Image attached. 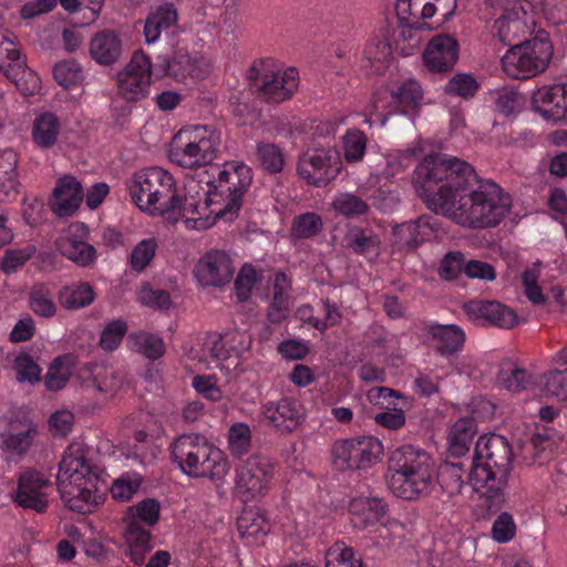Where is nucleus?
I'll use <instances>...</instances> for the list:
<instances>
[{
    "mask_svg": "<svg viewBox=\"0 0 567 567\" xmlns=\"http://www.w3.org/2000/svg\"><path fill=\"white\" fill-rule=\"evenodd\" d=\"M413 184L435 215L472 229L498 226L512 208L511 195L497 183L481 178L467 162L444 154L426 156L414 171Z\"/></svg>",
    "mask_w": 567,
    "mask_h": 567,
    "instance_id": "nucleus-1",
    "label": "nucleus"
},
{
    "mask_svg": "<svg viewBox=\"0 0 567 567\" xmlns=\"http://www.w3.org/2000/svg\"><path fill=\"white\" fill-rule=\"evenodd\" d=\"M95 452L83 442H72L65 449L56 475L58 489L65 505L80 514L91 513L104 499L101 470L94 462Z\"/></svg>",
    "mask_w": 567,
    "mask_h": 567,
    "instance_id": "nucleus-2",
    "label": "nucleus"
},
{
    "mask_svg": "<svg viewBox=\"0 0 567 567\" xmlns=\"http://www.w3.org/2000/svg\"><path fill=\"white\" fill-rule=\"evenodd\" d=\"M512 461L513 451L506 437L498 434L480 436L467 482L474 492L486 498L489 508L504 502Z\"/></svg>",
    "mask_w": 567,
    "mask_h": 567,
    "instance_id": "nucleus-3",
    "label": "nucleus"
},
{
    "mask_svg": "<svg viewBox=\"0 0 567 567\" xmlns=\"http://www.w3.org/2000/svg\"><path fill=\"white\" fill-rule=\"evenodd\" d=\"M131 202L152 216L166 213L198 214L200 200L183 198L174 176L166 169L152 166L135 172L126 182Z\"/></svg>",
    "mask_w": 567,
    "mask_h": 567,
    "instance_id": "nucleus-4",
    "label": "nucleus"
},
{
    "mask_svg": "<svg viewBox=\"0 0 567 567\" xmlns=\"http://www.w3.org/2000/svg\"><path fill=\"white\" fill-rule=\"evenodd\" d=\"M389 487L398 497L415 501L435 488V463L431 455L414 445L396 449L389 464Z\"/></svg>",
    "mask_w": 567,
    "mask_h": 567,
    "instance_id": "nucleus-5",
    "label": "nucleus"
},
{
    "mask_svg": "<svg viewBox=\"0 0 567 567\" xmlns=\"http://www.w3.org/2000/svg\"><path fill=\"white\" fill-rule=\"evenodd\" d=\"M172 462L194 478L220 480L229 471L224 452L197 433L182 434L169 445Z\"/></svg>",
    "mask_w": 567,
    "mask_h": 567,
    "instance_id": "nucleus-6",
    "label": "nucleus"
},
{
    "mask_svg": "<svg viewBox=\"0 0 567 567\" xmlns=\"http://www.w3.org/2000/svg\"><path fill=\"white\" fill-rule=\"evenodd\" d=\"M220 132L212 125H186L172 138L168 158L186 169L204 167L217 158Z\"/></svg>",
    "mask_w": 567,
    "mask_h": 567,
    "instance_id": "nucleus-7",
    "label": "nucleus"
},
{
    "mask_svg": "<svg viewBox=\"0 0 567 567\" xmlns=\"http://www.w3.org/2000/svg\"><path fill=\"white\" fill-rule=\"evenodd\" d=\"M252 182V171L245 163H227L215 182L208 184L204 205L216 216L233 219L243 204V197Z\"/></svg>",
    "mask_w": 567,
    "mask_h": 567,
    "instance_id": "nucleus-8",
    "label": "nucleus"
},
{
    "mask_svg": "<svg viewBox=\"0 0 567 567\" xmlns=\"http://www.w3.org/2000/svg\"><path fill=\"white\" fill-rule=\"evenodd\" d=\"M423 90L416 80L408 79L396 89L378 91L365 110L364 123L385 126L392 114L412 115L420 107Z\"/></svg>",
    "mask_w": 567,
    "mask_h": 567,
    "instance_id": "nucleus-9",
    "label": "nucleus"
},
{
    "mask_svg": "<svg viewBox=\"0 0 567 567\" xmlns=\"http://www.w3.org/2000/svg\"><path fill=\"white\" fill-rule=\"evenodd\" d=\"M247 79L260 97L270 103H280L290 99L297 90L299 72L296 68L280 72L272 59H260L251 64Z\"/></svg>",
    "mask_w": 567,
    "mask_h": 567,
    "instance_id": "nucleus-10",
    "label": "nucleus"
},
{
    "mask_svg": "<svg viewBox=\"0 0 567 567\" xmlns=\"http://www.w3.org/2000/svg\"><path fill=\"white\" fill-rule=\"evenodd\" d=\"M382 454L381 441L372 435L339 440L331 449L333 466L339 471L369 468L381 460Z\"/></svg>",
    "mask_w": 567,
    "mask_h": 567,
    "instance_id": "nucleus-11",
    "label": "nucleus"
},
{
    "mask_svg": "<svg viewBox=\"0 0 567 567\" xmlns=\"http://www.w3.org/2000/svg\"><path fill=\"white\" fill-rule=\"evenodd\" d=\"M349 516L355 529L373 530L378 528L385 546L392 543L391 529L399 526L396 520L389 518L388 505L380 497H353L349 504Z\"/></svg>",
    "mask_w": 567,
    "mask_h": 567,
    "instance_id": "nucleus-12",
    "label": "nucleus"
},
{
    "mask_svg": "<svg viewBox=\"0 0 567 567\" xmlns=\"http://www.w3.org/2000/svg\"><path fill=\"white\" fill-rule=\"evenodd\" d=\"M340 154L332 147L308 148L299 156L297 174L308 185L324 187L341 171Z\"/></svg>",
    "mask_w": 567,
    "mask_h": 567,
    "instance_id": "nucleus-13",
    "label": "nucleus"
},
{
    "mask_svg": "<svg viewBox=\"0 0 567 567\" xmlns=\"http://www.w3.org/2000/svg\"><path fill=\"white\" fill-rule=\"evenodd\" d=\"M260 413L266 426L281 436L296 432L307 419L303 402L295 395L261 402Z\"/></svg>",
    "mask_w": 567,
    "mask_h": 567,
    "instance_id": "nucleus-14",
    "label": "nucleus"
},
{
    "mask_svg": "<svg viewBox=\"0 0 567 567\" xmlns=\"http://www.w3.org/2000/svg\"><path fill=\"white\" fill-rule=\"evenodd\" d=\"M155 72L151 58L143 51H136L126 66L117 73L118 94L128 102H136L148 96L152 75Z\"/></svg>",
    "mask_w": 567,
    "mask_h": 567,
    "instance_id": "nucleus-15",
    "label": "nucleus"
},
{
    "mask_svg": "<svg viewBox=\"0 0 567 567\" xmlns=\"http://www.w3.org/2000/svg\"><path fill=\"white\" fill-rule=\"evenodd\" d=\"M51 489L52 483L45 472L28 467L18 474L17 487L11 492V499L24 509L44 513L49 507Z\"/></svg>",
    "mask_w": 567,
    "mask_h": 567,
    "instance_id": "nucleus-16",
    "label": "nucleus"
},
{
    "mask_svg": "<svg viewBox=\"0 0 567 567\" xmlns=\"http://www.w3.org/2000/svg\"><path fill=\"white\" fill-rule=\"evenodd\" d=\"M503 6V14L494 22L493 30L503 44L516 45L529 32L528 13L532 3L525 0H495Z\"/></svg>",
    "mask_w": 567,
    "mask_h": 567,
    "instance_id": "nucleus-17",
    "label": "nucleus"
},
{
    "mask_svg": "<svg viewBox=\"0 0 567 567\" xmlns=\"http://www.w3.org/2000/svg\"><path fill=\"white\" fill-rule=\"evenodd\" d=\"M274 475L272 465L260 456L249 457L238 470L236 478L237 493L249 501L264 494Z\"/></svg>",
    "mask_w": 567,
    "mask_h": 567,
    "instance_id": "nucleus-18",
    "label": "nucleus"
},
{
    "mask_svg": "<svg viewBox=\"0 0 567 567\" xmlns=\"http://www.w3.org/2000/svg\"><path fill=\"white\" fill-rule=\"evenodd\" d=\"M458 42L450 34L434 35L426 44L422 59L430 74H446L458 60Z\"/></svg>",
    "mask_w": 567,
    "mask_h": 567,
    "instance_id": "nucleus-19",
    "label": "nucleus"
},
{
    "mask_svg": "<svg viewBox=\"0 0 567 567\" xmlns=\"http://www.w3.org/2000/svg\"><path fill=\"white\" fill-rule=\"evenodd\" d=\"M87 238L89 228L85 224H72L66 235L56 239V250L78 266L86 267L96 259V249L87 243Z\"/></svg>",
    "mask_w": 567,
    "mask_h": 567,
    "instance_id": "nucleus-20",
    "label": "nucleus"
},
{
    "mask_svg": "<svg viewBox=\"0 0 567 567\" xmlns=\"http://www.w3.org/2000/svg\"><path fill=\"white\" fill-rule=\"evenodd\" d=\"M463 309L476 324L511 329L517 323V315L499 301L473 299Z\"/></svg>",
    "mask_w": 567,
    "mask_h": 567,
    "instance_id": "nucleus-21",
    "label": "nucleus"
},
{
    "mask_svg": "<svg viewBox=\"0 0 567 567\" xmlns=\"http://www.w3.org/2000/svg\"><path fill=\"white\" fill-rule=\"evenodd\" d=\"M533 103L543 117L555 122L567 118V75L556 83L539 89Z\"/></svg>",
    "mask_w": 567,
    "mask_h": 567,
    "instance_id": "nucleus-22",
    "label": "nucleus"
},
{
    "mask_svg": "<svg viewBox=\"0 0 567 567\" xmlns=\"http://www.w3.org/2000/svg\"><path fill=\"white\" fill-rule=\"evenodd\" d=\"M84 198L81 183L73 176L65 175L58 179L50 198V207L58 217H70L80 207Z\"/></svg>",
    "mask_w": 567,
    "mask_h": 567,
    "instance_id": "nucleus-23",
    "label": "nucleus"
},
{
    "mask_svg": "<svg viewBox=\"0 0 567 567\" xmlns=\"http://www.w3.org/2000/svg\"><path fill=\"white\" fill-rule=\"evenodd\" d=\"M233 274L229 256L219 250L207 252L195 267V276L206 286H223L230 281Z\"/></svg>",
    "mask_w": 567,
    "mask_h": 567,
    "instance_id": "nucleus-24",
    "label": "nucleus"
},
{
    "mask_svg": "<svg viewBox=\"0 0 567 567\" xmlns=\"http://www.w3.org/2000/svg\"><path fill=\"white\" fill-rule=\"evenodd\" d=\"M427 342L443 357L462 350L465 342L463 329L456 324L431 322L424 328Z\"/></svg>",
    "mask_w": 567,
    "mask_h": 567,
    "instance_id": "nucleus-25",
    "label": "nucleus"
},
{
    "mask_svg": "<svg viewBox=\"0 0 567 567\" xmlns=\"http://www.w3.org/2000/svg\"><path fill=\"white\" fill-rule=\"evenodd\" d=\"M343 248L369 259H374L380 254V236L369 226L347 225L342 237Z\"/></svg>",
    "mask_w": 567,
    "mask_h": 567,
    "instance_id": "nucleus-26",
    "label": "nucleus"
},
{
    "mask_svg": "<svg viewBox=\"0 0 567 567\" xmlns=\"http://www.w3.org/2000/svg\"><path fill=\"white\" fill-rule=\"evenodd\" d=\"M230 349L226 347L223 337L216 332H207L199 337L188 352L190 360L209 365L230 357Z\"/></svg>",
    "mask_w": 567,
    "mask_h": 567,
    "instance_id": "nucleus-27",
    "label": "nucleus"
},
{
    "mask_svg": "<svg viewBox=\"0 0 567 567\" xmlns=\"http://www.w3.org/2000/svg\"><path fill=\"white\" fill-rule=\"evenodd\" d=\"M123 52V41L117 32L102 30L90 42V54L101 65H112L118 61Z\"/></svg>",
    "mask_w": 567,
    "mask_h": 567,
    "instance_id": "nucleus-28",
    "label": "nucleus"
},
{
    "mask_svg": "<svg viewBox=\"0 0 567 567\" xmlns=\"http://www.w3.org/2000/svg\"><path fill=\"white\" fill-rule=\"evenodd\" d=\"M476 424L472 417H461L451 427L447 439V457L457 460L470 452Z\"/></svg>",
    "mask_w": 567,
    "mask_h": 567,
    "instance_id": "nucleus-29",
    "label": "nucleus"
},
{
    "mask_svg": "<svg viewBox=\"0 0 567 567\" xmlns=\"http://www.w3.org/2000/svg\"><path fill=\"white\" fill-rule=\"evenodd\" d=\"M177 9L174 3L165 2L151 11L144 23V37L146 43H155L163 31L177 23Z\"/></svg>",
    "mask_w": 567,
    "mask_h": 567,
    "instance_id": "nucleus-30",
    "label": "nucleus"
},
{
    "mask_svg": "<svg viewBox=\"0 0 567 567\" xmlns=\"http://www.w3.org/2000/svg\"><path fill=\"white\" fill-rule=\"evenodd\" d=\"M534 60L522 43L512 45L502 58L503 71L513 79H529L542 73L535 70Z\"/></svg>",
    "mask_w": 567,
    "mask_h": 567,
    "instance_id": "nucleus-31",
    "label": "nucleus"
},
{
    "mask_svg": "<svg viewBox=\"0 0 567 567\" xmlns=\"http://www.w3.org/2000/svg\"><path fill=\"white\" fill-rule=\"evenodd\" d=\"M78 378L82 388L101 393L113 392L120 386V380L112 370L92 363L81 368Z\"/></svg>",
    "mask_w": 567,
    "mask_h": 567,
    "instance_id": "nucleus-32",
    "label": "nucleus"
},
{
    "mask_svg": "<svg viewBox=\"0 0 567 567\" xmlns=\"http://www.w3.org/2000/svg\"><path fill=\"white\" fill-rule=\"evenodd\" d=\"M439 229V219L435 215H422L401 226L400 233L409 248H416L422 243L435 236Z\"/></svg>",
    "mask_w": 567,
    "mask_h": 567,
    "instance_id": "nucleus-33",
    "label": "nucleus"
},
{
    "mask_svg": "<svg viewBox=\"0 0 567 567\" xmlns=\"http://www.w3.org/2000/svg\"><path fill=\"white\" fill-rule=\"evenodd\" d=\"M452 458L446 456V460L439 467L435 466V485L439 484L447 497L461 493L465 483L463 478L466 472L464 464Z\"/></svg>",
    "mask_w": 567,
    "mask_h": 567,
    "instance_id": "nucleus-34",
    "label": "nucleus"
},
{
    "mask_svg": "<svg viewBox=\"0 0 567 567\" xmlns=\"http://www.w3.org/2000/svg\"><path fill=\"white\" fill-rule=\"evenodd\" d=\"M37 433V426L32 422H12L8 431L2 434L3 445L11 454L22 455L32 445Z\"/></svg>",
    "mask_w": 567,
    "mask_h": 567,
    "instance_id": "nucleus-35",
    "label": "nucleus"
},
{
    "mask_svg": "<svg viewBox=\"0 0 567 567\" xmlns=\"http://www.w3.org/2000/svg\"><path fill=\"white\" fill-rule=\"evenodd\" d=\"M392 59V48L384 33L373 35L363 50L364 68L373 73H383Z\"/></svg>",
    "mask_w": 567,
    "mask_h": 567,
    "instance_id": "nucleus-36",
    "label": "nucleus"
},
{
    "mask_svg": "<svg viewBox=\"0 0 567 567\" xmlns=\"http://www.w3.org/2000/svg\"><path fill=\"white\" fill-rule=\"evenodd\" d=\"M61 131L59 118L50 112H45L35 117L32 126V140L34 144L42 148H51L55 145Z\"/></svg>",
    "mask_w": 567,
    "mask_h": 567,
    "instance_id": "nucleus-37",
    "label": "nucleus"
},
{
    "mask_svg": "<svg viewBox=\"0 0 567 567\" xmlns=\"http://www.w3.org/2000/svg\"><path fill=\"white\" fill-rule=\"evenodd\" d=\"M58 298L64 309L78 310L90 306L95 299V292L89 282L78 281L62 287Z\"/></svg>",
    "mask_w": 567,
    "mask_h": 567,
    "instance_id": "nucleus-38",
    "label": "nucleus"
},
{
    "mask_svg": "<svg viewBox=\"0 0 567 567\" xmlns=\"http://www.w3.org/2000/svg\"><path fill=\"white\" fill-rule=\"evenodd\" d=\"M125 535L128 545L127 555L131 561L136 566L143 565L153 547L151 532L133 523L130 527H126Z\"/></svg>",
    "mask_w": 567,
    "mask_h": 567,
    "instance_id": "nucleus-39",
    "label": "nucleus"
},
{
    "mask_svg": "<svg viewBox=\"0 0 567 567\" xmlns=\"http://www.w3.org/2000/svg\"><path fill=\"white\" fill-rule=\"evenodd\" d=\"M127 343L131 350L152 361L162 358L166 350L165 343L159 336L146 331L130 333Z\"/></svg>",
    "mask_w": 567,
    "mask_h": 567,
    "instance_id": "nucleus-40",
    "label": "nucleus"
},
{
    "mask_svg": "<svg viewBox=\"0 0 567 567\" xmlns=\"http://www.w3.org/2000/svg\"><path fill=\"white\" fill-rule=\"evenodd\" d=\"M161 504L155 498H145L127 508L126 527L135 523L138 527L154 526L159 519Z\"/></svg>",
    "mask_w": 567,
    "mask_h": 567,
    "instance_id": "nucleus-41",
    "label": "nucleus"
},
{
    "mask_svg": "<svg viewBox=\"0 0 567 567\" xmlns=\"http://www.w3.org/2000/svg\"><path fill=\"white\" fill-rule=\"evenodd\" d=\"M522 45L532 55L535 70L545 71L554 52L548 33L544 30H538L532 39L522 42Z\"/></svg>",
    "mask_w": 567,
    "mask_h": 567,
    "instance_id": "nucleus-42",
    "label": "nucleus"
},
{
    "mask_svg": "<svg viewBox=\"0 0 567 567\" xmlns=\"http://www.w3.org/2000/svg\"><path fill=\"white\" fill-rule=\"evenodd\" d=\"M237 529L241 537L259 542L268 534L269 525L260 512L246 509L237 519Z\"/></svg>",
    "mask_w": 567,
    "mask_h": 567,
    "instance_id": "nucleus-43",
    "label": "nucleus"
},
{
    "mask_svg": "<svg viewBox=\"0 0 567 567\" xmlns=\"http://www.w3.org/2000/svg\"><path fill=\"white\" fill-rule=\"evenodd\" d=\"M323 229L322 218L315 212H307L293 217L290 228V237L293 240L311 239Z\"/></svg>",
    "mask_w": 567,
    "mask_h": 567,
    "instance_id": "nucleus-44",
    "label": "nucleus"
},
{
    "mask_svg": "<svg viewBox=\"0 0 567 567\" xmlns=\"http://www.w3.org/2000/svg\"><path fill=\"white\" fill-rule=\"evenodd\" d=\"M193 71L190 56L186 53L176 54L173 59L159 58V61L155 64L156 78L168 75L176 80H184L192 75Z\"/></svg>",
    "mask_w": 567,
    "mask_h": 567,
    "instance_id": "nucleus-45",
    "label": "nucleus"
},
{
    "mask_svg": "<svg viewBox=\"0 0 567 567\" xmlns=\"http://www.w3.org/2000/svg\"><path fill=\"white\" fill-rule=\"evenodd\" d=\"M29 307L39 317L55 316L56 306L51 288L45 284L34 285L29 292Z\"/></svg>",
    "mask_w": 567,
    "mask_h": 567,
    "instance_id": "nucleus-46",
    "label": "nucleus"
},
{
    "mask_svg": "<svg viewBox=\"0 0 567 567\" xmlns=\"http://www.w3.org/2000/svg\"><path fill=\"white\" fill-rule=\"evenodd\" d=\"M372 206L382 213H392L398 209L401 202L400 187L395 182L381 184L370 195Z\"/></svg>",
    "mask_w": 567,
    "mask_h": 567,
    "instance_id": "nucleus-47",
    "label": "nucleus"
},
{
    "mask_svg": "<svg viewBox=\"0 0 567 567\" xmlns=\"http://www.w3.org/2000/svg\"><path fill=\"white\" fill-rule=\"evenodd\" d=\"M23 60L25 59L21 56L13 33L8 30L0 31V71L7 76L9 70L12 71Z\"/></svg>",
    "mask_w": 567,
    "mask_h": 567,
    "instance_id": "nucleus-48",
    "label": "nucleus"
},
{
    "mask_svg": "<svg viewBox=\"0 0 567 567\" xmlns=\"http://www.w3.org/2000/svg\"><path fill=\"white\" fill-rule=\"evenodd\" d=\"M332 207L336 213L350 219L365 215L370 206L355 194L340 193L334 197Z\"/></svg>",
    "mask_w": 567,
    "mask_h": 567,
    "instance_id": "nucleus-49",
    "label": "nucleus"
},
{
    "mask_svg": "<svg viewBox=\"0 0 567 567\" xmlns=\"http://www.w3.org/2000/svg\"><path fill=\"white\" fill-rule=\"evenodd\" d=\"M367 136L358 128H349L342 138L343 157L347 163L362 161L367 150Z\"/></svg>",
    "mask_w": 567,
    "mask_h": 567,
    "instance_id": "nucleus-50",
    "label": "nucleus"
},
{
    "mask_svg": "<svg viewBox=\"0 0 567 567\" xmlns=\"http://www.w3.org/2000/svg\"><path fill=\"white\" fill-rule=\"evenodd\" d=\"M480 87L481 85L473 74L456 73L445 83L444 91L449 95L470 100L478 92Z\"/></svg>",
    "mask_w": 567,
    "mask_h": 567,
    "instance_id": "nucleus-51",
    "label": "nucleus"
},
{
    "mask_svg": "<svg viewBox=\"0 0 567 567\" xmlns=\"http://www.w3.org/2000/svg\"><path fill=\"white\" fill-rule=\"evenodd\" d=\"M251 446L250 427L243 422L233 424L228 431V447L234 457L247 455Z\"/></svg>",
    "mask_w": 567,
    "mask_h": 567,
    "instance_id": "nucleus-52",
    "label": "nucleus"
},
{
    "mask_svg": "<svg viewBox=\"0 0 567 567\" xmlns=\"http://www.w3.org/2000/svg\"><path fill=\"white\" fill-rule=\"evenodd\" d=\"M7 78L16 84L24 95H32L40 90V78L28 65L25 60L18 66L9 70Z\"/></svg>",
    "mask_w": 567,
    "mask_h": 567,
    "instance_id": "nucleus-53",
    "label": "nucleus"
},
{
    "mask_svg": "<svg viewBox=\"0 0 567 567\" xmlns=\"http://www.w3.org/2000/svg\"><path fill=\"white\" fill-rule=\"evenodd\" d=\"M498 381L505 389L512 392L527 390L536 383L534 375L529 371L518 367L512 368L508 371L502 369L498 374Z\"/></svg>",
    "mask_w": 567,
    "mask_h": 567,
    "instance_id": "nucleus-54",
    "label": "nucleus"
},
{
    "mask_svg": "<svg viewBox=\"0 0 567 567\" xmlns=\"http://www.w3.org/2000/svg\"><path fill=\"white\" fill-rule=\"evenodd\" d=\"M257 158L260 166L270 174H277L284 169V154L281 150L272 143H259L257 145Z\"/></svg>",
    "mask_w": 567,
    "mask_h": 567,
    "instance_id": "nucleus-55",
    "label": "nucleus"
},
{
    "mask_svg": "<svg viewBox=\"0 0 567 567\" xmlns=\"http://www.w3.org/2000/svg\"><path fill=\"white\" fill-rule=\"evenodd\" d=\"M326 567H362V563L351 547L336 543L326 553Z\"/></svg>",
    "mask_w": 567,
    "mask_h": 567,
    "instance_id": "nucleus-56",
    "label": "nucleus"
},
{
    "mask_svg": "<svg viewBox=\"0 0 567 567\" xmlns=\"http://www.w3.org/2000/svg\"><path fill=\"white\" fill-rule=\"evenodd\" d=\"M157 243L154 238L141 240L130 255V266L136 272L144 271L155 257Z\"/></svg>",
    "mask_w": 567,
    "mask_h": 567,
    "instance_id": "nucleus-57",
    "label": "nucleus"
},
{
    "mask_svg": "<svg viewBox=\"0 0 567 567\" xmlns=\"http://www.w3.org/2000/svg\"><path fill=\"white\" fill-rule=\"evenodd\" d=\"M53 76L59 85L69 89L81 83L83 72L75 60H64L54 65Z\"/></svg>",
    "mask_w": 567,
    "mask_h": 567,
    "instance_id": "nucleus-58",
    "label": "nucleus"
},
{
    "mask_svg": "<svg viewBox=\"0 0 567 567\" xmlns=\"http://www.w3.org/2000/svg\"><path fill=\"white\" fill-rule=\"evenodd\" d=\"M544 391L548 396L567 401V367L564 370H550L542 377Z\"/></svg>",
    "mask_w": 567,
    "mask_h": 567,
    "instance_id": "nucleus-59",
    "label": "nucleus"
},
{
    "mask_svg": "<svg viewBox=\"0 0 567 567\" xmlns=\"http://www.w3.org/2000/svg\"><path fill=\"white\" fill-rule=\"evenodd\" d=\"M141 478L136 474L126 473L116 478L110 487V493L115 501L127 502L138 491Z\"/></svg>",
    "mask_w": 567,
    "mask_h": 567,
    "instance_id": "nucleus-60",
    "label": "nucleus"
},
{
    "mask_svg": "<svg viewBox=\"0 0 567 567\" xmlns=\"http://www.w3.org/2000/svg\"><path fill=\"white\" fill-rule=\"evenodd\" d=\"M127 332V324L124 320L117 319L109 322L100 337V346L105 351H114L121 344Z\"/></svg>",
    "mask_w": 567,
    "mask_h": 567,
    "instance_id": "nucleus-61",
    "label": "nucleus"
},
{
    "mask_svg": "<svg viewBox=\"0 0 567 567\" xmlns=\"http://www.w3.org/2000/svg\"><path fill=\"white\" fill-rule=\"evenodd\" d=\"M516 534V524L513 516L504 512L499 514L493 523L491 535L498 544L511 542Z\"/></svg>",
    "mask_w": 567,
    "mask_h": 567,
    "instance_id": "nucleus-62",
    "label": "nucleus"
},
{
    "mask_svg": "<svg viewBox=\"0 0 567 567\" xmlns=\"http://www.w3.org/2000/svg\"><path fill=\"white\" fill-rule=\"evenodd\" d=\"M256 282V269L251 265L245 264L239 270L234 284L237 299L239 301L248 300Z\"/></svg>",
    "mask_w": 567,
    "mask_h": 567,
    "instance_id": "nucleus-63",
    "label": "nucleus"
},
{
    "mask_svg": "<svg viewBox=\"0 0 567 567\" xmlns=\"http://www.w3.org/2000/svg\"><path fill=\"white\" fill-rule=\"evenodd\" d=\"M14 370L17 372V379L20 382L28 381L33 384L40 380V367L34 362L32 357L27 353L19 354L16 358Z\"/></svg>",
    "mask_w": 567,
    "mask_h": 567,
    "instance_id": "nucleus-64",
    "label": "nucleus"
}]
</instances>
